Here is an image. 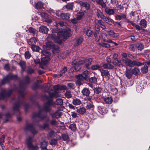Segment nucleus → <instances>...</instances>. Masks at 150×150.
Wrapping results in <instances>:
<instances>
[{"mask_svg":"<svg viewBox=\"0 0 150 150\" xmlns=\"http://www.w3.org/2000/svg\"><path fill=\"white\" fill-rule=\"evenodd\" d=\"M18 92L19 95L18 97V100L14 104L13 108L14 114H16V112L17 113V114H19L20 113L19 110V108L22 105H24V103L22 99L23 98L25 94V86L22 85L21 83H20L19 88Z\"/></svg>","mask_w":150,"mask_h":150,"instance_id":"f257e3e1","label":"nucleus"},{"mask_svg":"<svg viewBox=\"0 0 150 150\" xmlns=\"http://www.w3.org/2000/svg\"><path fill=\"white\" fill-rule=\"evenodd\" d=\"M43 97L47 101L43 104L42 110L46 112H50L52 110L51 107L54 105V102H53V99L50 98V97L47 95H44Z\"/></svg>","mask_w":150,"mask_h":150,"instance_id":"f03ea898","label":"nucleus"},{"mask_svg":"<svg viewBox=\"0 0 150 150\" xmlns=\"http://www.w3.org/2000/svg\"><path fill=\"white\" fill-rule=\"evenodd\" d=\"M71 33L70 29L68 28L58 33L57 34L59 35V38H61V41H62V40L64 41L70 37Z\"/></svg>","mask_w":150,"mask_h":150,"instance_id":"7ed1b4c3","label":"nucleus"},{"mask_svg":"<svg viewBox=\"0 0 150 150\" xmlns=\"http://www.w3.org/2000/svg\"><path fill=\"white\" fill-rule=\"evenodd\" d=\"M33 139V137H29L25 140V142L29 150H38L39 147L37 145L34 146L33 145L32 142Z\"/></svg>","mask_w":150,"mask_h":150,"instance_id":"20e7f679","label":"nucleus"},{"mask_svg":"<svg viewBox=\"0 0 150 150\" xmlns=\"http://www.w3.org/2000/svg\"><path fill=\"white\" fill-rule=\"evenodd\" d=\"M127 66L130 67H132L134 66H141L144 65L145 62L142 63L137 60H132L130 59H127L126 62Z\"/></svg>","mask_w":150,"mask_h":150,"instance_id":"39448f33","label":"nucleus"},{"mask_svg":"<svg viewBox=\"0 0 150 150\" xmlns=\"http://www.w3.org/2000/svg\"><path fill=\"white\" fill-rule=\"evenodd\" d=\"M56 15L63 20H67L70 18V14L69 13H64L60 11H56Z\"/></svg>","mask_w":150,"mask_h":150,"instance_id":"423d86ee","label":"nucleus"},{"mask_svg":"<svg viewBox=\"0 0 150 150\" xmlns=\"http://www.w3.org/2000/svg\"><path fill=\"white\" fill-rule=\"evenodd\" d=\"M47 117V114H43L42 110H40L38 113H34L33 116V118L35 119L36 117L38 118L41 120H43Z\"/></svg>","mask_w":150,"mask_h":150,"instance_id":"0eeeda50","label":"nucleus"},{"mask_svg":"<svg viewBox=\"0 0 150 150\" xmlns=\"http://www.w3.org/2000/svg\"><path fill=\"white\" fill-rule=\"evenodd\" d=\"M83 62V61L81 60L78 62L76 60L72 62V65H75L74 69L75 71H78L82 67V64Z\"/></svg>","mask_w":150,"mask_h":150,"instance_id":"6e6552de","label":"nucleus"},{"mask_svg":"<svg viewBox=\"0 0 150 150\" xmlns=\"http://www.w3.org/2000/svg\"><path fill=\"white\" fill-rule=\"evenodd\" d=\"M12 92V89L7 91L5 89H3L0 94V99H4L7 97L9 96L11 94Z\"/></svg>","mask_w":150,"mask_h":150,"instance_id":"1a4fd4ad","label":"nucleus"},{"mask_svg":"<svg viewBox=\"0 0 150 150\" xmlns=\"http://www.w3.org/2000/svg\"><path fill=\"white\" fill-rule=\"evenodd\" d=\"M25 130H30L34 135L37 134V131L36 130L34 125L32 124H28L25 127Z\"/></svg>","mask_w":150,"mask_h":150,"instance_id":"9d476101","label":"nucleus"},{"mask_svg":"<svg viewBox=\"0 0 150 150\" xmlns=\"http://www.w3.org/2000/svg\"><path fill=\"white\" fill-rule=\"evenodd\" d=\"M49 96H47L52 99H53V98H57L60 96L59 93L52 89L49 92Z\"/></svg>","mask_w":150,"mask_h":150,"instance_id":"9b49d317","label":"nucleus"},{"mask_svg":"<svg viewBox=\"0 0 150 150\" xmlns=\"http://www.w3.org/2000/svg\"><path fill=\"white\" fill-rule=\"evenodd\" d=\"M62 114V112L60 110H58L54 113L51 114L52 118L55 117L58 119L60 118Z\"/></svg>","mask_w":150,"mask_h":150,"instance_id":"f8f14e48","label":"nucleus"},{"mask_svg":"<svg viewBox=\"0 0 150 150\" xmlns=\"http://www.w3.org/2000/svg\"><path fill=\"white\" fill-rule=\"evenodd\" d=\"M98 110L99 112L101 114H105L107 112L106 109L105 107L100 106H98Z\"/></svg>","mask_w":150,"mask_h":150,"instance_id":"ddd939ff","label":"nucleus"},{"mask_svg":"<svg viewBox=\"0 0 150 150\" xmlns=\"http://www.w3.org/2000/svg\"><path fill=\"white\" fill-rule=\"evenodd\" d=\"M92 61V59L91 58H89L86 59L84 61H83V63H84L85 65L86 68L88 69L90 68L89 67V66L91 65V62Z\"/></svg>","mask_w":150,"mask_h":150,"instance_id":"4468645a","label":"nucleus"},{"mask_svg":"<svg viewBox=\"0 0 150 150\" xmlns=\"http://www.w3.org/2000/svg\"><path fill=\"white\" fill-rule=\"evenodd\" d=\"M48 30V29L46 26L42 25L40 27L39 31L40 32L47 34V33Z\"/></svg>","mask_w":150,"mask_h":150,"instance_id":"2eb2a0df","label":"nucleus"},{"mask_svg":"<svg viewBox=\"0 0 150 150\" xmlns=\"http://www.w3.org/2000/svg\"><path fill=\"white\" fill-rule=\"evenodd\" d=\"M50 56H49L48 55L43 57L41 59L42 64L44 65L46 64L50 59Z\"/></svg>","mask_w":150,"mask_h":150,"instance_id":"dca6fc26","label":"nucleus"},{"mask_svg":"<svg viewBox=\"0 0 150 150\" xmlns=\"http://www.w3.org/2000/svg\"><path fill=\"white\" fill-rule=\"evenodd\" d=\"M121 55L122 56L121 58V61L126 66L127 65V64L126 63L127 59H129L127 58V54L125 53H123L121 54Z\"/></svg>","mask_w":150,"mask_h":150,"instance_id":"f3484780","label":"nucleus"},{"mask_svg":"<svg viewBox=\"0 0 150 150\" xmlns=\"http://www.w3.org/2000/svg\"><path fill=\"white\" fill-rule=\"evenodd\" d=\"M65 7L67 11H71L73 10L74 7V4L73 2L67 3Z\"/></svg>","mask_w":150,"mask_h":150,"instance_id":"a211bd4d","label":"nucleus"},{"mask_svg":"<svg viewBox=\"0 0 150 150\" xmlns=\"http://www.w3.org/2000/svg\"><path fill=\"white\" fill-rule=\"evenodd\" d=\"M125 74L126 77L129 79L131 78L133 74L131 69H127L125 71Z\"/></svg>","mask_w":150,"mask_h":150,"instance_id":"6ab92c4d","label":"nucleus"},{"mask_svg":"<svg viewBox=\"0 0 150 150\" xmlns=\"http://www.w3.org/2000/svg\"><path fill=\"white\" fill-rule=\"evenodd\" d=\"M105 11L106 13L110 16L113 15L115 13V11L113 9H110L109 7L106 8Z\"/></svg>","mask_w":150,"mask_h":150,"instance_id":"aec40b11","label":"nucleus"},{"mask_svg":"<svg viewBox=\"0 0 150 150\" xmlns=\"http://www.w3.org/2000/svg\"><path fill=\"white\" fill-rule=\"evenodd\" d=\"M37 40L35 37L31 38L28 41V43L29 45H32L35 44Z\"/></svg>","mask_w":150,"mask_h":150,"instance_id":"412c9836","label":"nucleus"},{"mask_svg":"<svg viewBox=\"0 0 150 150\" xmlns=\"http://www.w3.org/2000/svg\"><path fill=\"white\" fill-rule=\"evenodd\" d=\"M50 37L51 39L55 42L60 43V41L59 39L57 37V35L54 34H52L50 35Z\"/></svg>","mask_w":150,"mask_h":150,"instance_id":"4be33fe9","label":"nucleus"},{"mask_svg":"<svg viewBox=\"0 0 150 150\" xmlns=\"http://www.w3.org/2000/svg\"><path fill=\"white\" fill-rule=\"evenodd\" d=\"M100 71L103 77H109L110 75L109 72L108 70L100 69Z\"/></svg>","mask_w":150,"mask_h":150,"instance_id":"5701e85b","label":"nucleus"},{"mask_svg":"<svg viewBox=\"0 0 150 150\" xmlns=\"http://www.w3.org/2000/svg\"><path fill=\"white\" fill-rule=\"evenodd\" d=\"M104 100L106 104H110L112 102V99L111 97H108L105 98L104 99Z\"/></svg>","mask_w":150,"mask_h":150,"instance_id":"b1692460","label":"nucleus"},{"mask_svg":"<svg viewBox=\"0 0 150 150\" xmlns=\"http://www.w3.org/2000/svg\"><path fill=\"white\" fill-rule=\"evenodd\" d=\"M81 93L83 95L86 96H88L90 94V92L88 88H84L81 91Z\"/></svg>","mask_w":150,"mask_h":150,"instance_id":"393cba45","label":"nucleus"},{"mask_svg":"<svg viewBox=\"0 0 150 150\" xmlns=\"http://www.w3.org/2000/svg\"><path fill=\"white\" fill-rule=\"evenodd\" d=\"M79 3L80 4L81 6L85 7L87 9H88L90 8V5L86 2H83L80 1H79Z\"/></svg>","mask_w":150,"mask_h":150,"instance_id":"a878e982","label":"nucleus"},{"mask_svg":"<svg viewBox=\"0 0 150 150\" xmlns=\"http://www.w3.org/2000/svg\"><path fill=\"white\" fill-rule=\"evenodd\" d=\"M133 74L135 76H137L140 72L139 69L136 67H134L133 69H131Z\"/></svg>","mask_w":150,"mask_h":150,"instance_id":"bb28decb","label":"nucleus"},{"mask_svg":"<svg viewBox=\"0 0 150 150\" xmlns=\"http://www.w3.org/2000/svg\"><path fill=\"white\" fill-rule=\"evenodd\" d=\"M102 19L106 23L110 25H112V22L114 21L113 20L109 19L105 16Z\"/></svg>","mask_w":150,"mask_h":150,"instance_id":"cd10ccee","label":"nucleus"},{"mask_svg":"<svg viewBox=\"0 0 150 150\" xmlns=\"http://www.w3.org/2000/svg\"><path fill=\"white\" fill-rule=\"evenodd\" d=\"M147 22L145 19H142L139 23V25L141 27L146 28L147 26Z\"/></svg>","mask_w":150,"mask_h":150,"instance_id":"c85d7f7f","label":"nucleus"},{"mask_svg":"<svg viewBox=\"0 0 150 150\" xmlns=\"http://www.w3.org/2000/svg\"><path fill=\"white\" fill-rule=\"evenodd\" d=\"M19 65L21 68V71L23 72L25 70L26 68V64L23 61H21L19 63Z\"/></svg>","mask_w":150,"mask_h":150,"instance_id":"c756f323","label":"nucleus"},{"mask_svg":"<svg viewBox=\"0 0 150 150\" xmlns=\"http://www.w3.org/2000/svg\"><path fill=\"white\" fill-rule=\"evenodd\" d=\"M52 46V43L50 42H48L46 43V45H43V48L44 50L46 49L47 50H50Z\"/></svg>","mask_w":150,"mask_h":150,"instance_id":"7c9ffc66","label":"nucleus"},{"mask_svg":"<svg viewBox=\"0 0 150 150\" xmlns=\"http://www.w3.org/2000/svg\"><path fill=\"white\" fill-rule=\"evenodd\" d=\"M96 15L98 18H100L102 19L105 16L101 11L99 9L96 10Z\"/></svg>","mask_w":150,"mask_h":150,"instance_id":"2f4dec72","label":"nucleus"},{"mask_svg":"<svg viewBox=\"0 0 150 150\" xmlns=\"http://www.w3.org/2000/svg\"><path fill=\"white\" fill-rule=\"evenodd\" d=\"M103 67L105 69H112L114 67L113 65L109 63L104 64Z\"/></svg>","mask_w":150,"mask_h":150,"instance_id":"473e14b6","label":"nucleus"},{"mask_svg":"<svg viewBox=\"0 0 150 150\" xmlns=\"http://www.w3.org/2000/svg\"><path fill=\"white\" fill-rule=\"evenodd\" d=\"M7 77H8L10 80H16L18 78V76L17 75H12L11 74H8L7 75Z\"/></svg>","mask_w":150,"mask_h":150,"instance_id":"72a5a7b5","label":"nucleus"},{"mask_svg":"<svg viewBox=\"0 0 150 150\" xmlns=\"http://www.w3.org/2000/svg\"><path fill=\"white\" fill-rule=\"evenodd\" d=\"M72 103L75 105H79L81 103V101L80 99L76 98L73 99Z\"/></svg>","mask_w":150,"mask_h":150,"instance_id":"f704fd0d","label":"nucleus"},{"mask_svg":"<svg viewBox=\"0 0 150 150\" xmlns=\"http://www.w3.org/2000/svg\"><path fill=\"white\" fill-rule=\"evenodd\" d=\"M10 80L8 77H7V75L4 77L1 81V84L2 85L6 83L9 82Z\"/></svg>","mask_w":150,"mask_h":150,"instance_id":"c9c22d12","label":"nucleus"},{"mask_svg":"<svg viewBox=\"0 0 150 150\" xmlns=\"http://www.w3.org/2000/svg\"><path fill=\"white\" fill-rule=\"evenodd\" d=\"M28 31L30 33L32 34L33 35L37 34L38 31H37L35 29L31 27H30L28 29Z\"/></svg>","mask_w":150,"mask_h":150,"instance_id":"e433bc0d","label":"nucleus"},{"mask_svg":"<svg viewBox=\"0 0 150 150\" xmlns=\"http://www.w3.org/2000/svg\"><path fill=\"white\" fill-rule=\"evenodd\" d=\"M86 108L87 110L91 109L93 110L94 108V105H93L92 102H91V103H87Z\"/></svg>","mask_w":150,"mask_h":150,"instance_id":"4c0bfd02","label":"nucleus"},{"mask_svg":"<svg viewBox=\"0 0 150 150\" xmlns=\"http://www.w3.org/2000/svg\"><path fill=\"white\" fill-rule=\"evenodd\" d=\"M43 4L41 1H38L35 4L36 8L38 9H40L43 7Z\"/></svg>","mask_w":150,"mask_h":150,"instance_id":"58836bf2","label":"nucleus"},{"mask_svg":"<svg viewBox=\"0 0 150 150\" xmlns=\"http://www.w3.org/2000/svg\"><path fill=\"white\" fill-rule=\"evenodd\" d=\"M63 100L62 98L57 99L55 102L54 104L57 105H62L63 104Z\"/></svg>","mask_w":150,"mask_h":150,"instance_id":"ea45409f","label":"nucleus"},{"mask_svg":"<svg viewBox=\"0 0 150 150\" xmlns=\"http://www.w3.org/2000/svg\"><path fill=\"white\" fill-rule=\"evenodd\" d=\"M77 112L81 114H83L86 112V109L84 107L80 108L77 109Z\"/></svg>","mask_w":150,"mask_h":150,"instance_id":"a19ab883","label":"nucleus"},{"mask_svg":"<svg viewBox=\"0 0 150 150\" xmlns=\"http://www.w3.org/2000/svg\"><path fill=\"white\" fill-rule=\"evenodd\" d=\"M98 45L103 47L108 48H110L111 47L110 45L109 44L102 42H99L98 43Z\"/></svg>","mask_w":150,"mask_h":150,"instance_id":"79ce46f5","label":"nucleus"},{"mask_svg":"<svg viewBox=\"0 0 150 150\" xmlns=\"http://www.w3.org/2000/svg\"><path fill=\"white\" fill-rule=\"evenodd\" d=\"M84 15V14L83 12H80L77 13L76 16L77 19L79 20H80L82 18Z\"/></svg>","mask_w":150,"mask_h":150,"instance_id":"37998d69","label":"nucleus"},{"mask_svg":"<svg viewBox=\"0 0 150 150\" xmlns=\"http://www.w3.org/2000/svg\"><path fill=\"white\" fill-rule=\"evenodd\" d=\"M83 41V39L81 38H79L76 40V42L74 44V46H77L81 44Z\"/></svg>","mask_w":150,"mask_h":150,"instance_id":"c03bdc74","label":"nucleus"},{"mask_svg":"<svg viewBox=\"0 0 150 150\" xmlns=\"http://www.w3.org/2000/svg\"><path fill=\"white\" fill-rule=\"evenodd\" d=\"M69 128L73 132H75L77 129L76 125V124L74 123L71 124L69 127Z\"/></svg>","mask_w":150,"mask_h":150,"instance_id":"a18cd8bd","label":"nucleus"},{"mask_svg":"<svg viewBox=\"0 0 150 150\" xmlns=\"http://www.w3.org/2000/svg\"><path fill=\"white\" fill-rule=\"evenodd\" d=\"M23 81L25 84H29L30 82V77L28 75L26 76L24 78Z\"/></svg>","mask_w":150,"mask_h":150,"instance_id":"49530a36","label":"nucleus"},{"mask_svg":"<svg viewBox=\"0 0 150 150\" xmlns=\"http://www.w3.org/2000/svg\"><path fill=\"white\" fill-rule=\"evenodd\" d=\"M148 70V67L147 65H145L141 69V71L143 73H146Z\"/></svg>","mask_w":150,"mask_h":150,"instance_id":"de8ad7c7","label":"nucleus"},{"mask_svg":"<svg viewBox=\"0 0 150 150\" xmlns=\"http://www.w3.org/2000/svg\"><path fill=\"white\" fill-rule=\"evenodd\" d=\"M31 48L33 51H35L40 52V48L38 46L33 45L31 46Z\"/></svg>","mask_w":150,"mask_h":150,"instance_id":"09e8293b","label":"nucleus"},{"mask_svg":"<svg viewBox=\"0 0 150 150\" xmlns=\"http://www.w3.org/2000/svg\"><path fill=\"white\" fill-rule=\"evenodd\" d=\"M62 139L64 141L68 142L69 141V137L67 134H62Z\"/></svg>","mask_w":150,"mask_h":150,"instance_id":"8fccbe9b","label":"nucleus"},{"mask_svg":"<svg viewBox=\"0 0 150 150\" xmlns=\"http://www.w3.org/2000/svg\"><path fill=\"white\" fill-rule=\"evenodd\" d=\"M144 45L142 43H138L136 47L138 50L141 51L144 48Z\"/></svg>","mask_w":150,"mask_h":150,"instance_id":"3c124183","label":"nucleus"},{"mask_svg":"<svg viewBox=\"0 0 150 150\" xmlns=\"http://www.w3.org/2000/svg\"><path fill=\"white\" fill-rule=\"evenodd\" d=\"M101 66L98 64H96L93 65L91 67V69L92 70H95L98 69L100 71V68Z\"/></svg>","mask_w":150,"mask_h":150,"instance_id":"603ef678","label":"nucleus"},{"mask_svg":"<svg viewBox=\"0 0 150 150\" xmlns=\"http://www.w3.org/2000/svg\"><path fill=\"white\" fill-rule=\"evenodd\" d=\"M64 96L67 98H71L72 96L71 92L69 90H67L64 93Z\"/></svg>","mask_w":150,"mask_h":150,"instance_id":"864d4df0","label":"nucleus"},{"mask_svg":"<svg viewBox=\"0 0 150 150\" xmlns=\"http://www.w3.org/2000/svg\"><path fill=\"white\" fill-rule=\"evenodd\" d=\"M67 71V67H64L60 71L59 76L60 77H61L63 76L64 74Z\"/></svg>","mask_w":150,"mask_h":150,"instance_id":"5fc2aeb1","label":"nucleus"},{"mask_svg":"<svg viewBox=\"0 0 150 150\" xmlns=\"http://www.w3.org/2000/svg\"><path fill=\"white\" fill-rule=\"evenodd\" d=\"M75 77L78 80L81 81H83L84 80H86L82 74L76 75L75 76Z\"/></svg>","mask_w":150,"mask_h":150,"instance_id":"6e6d98bb","label":"nucleus"},{"mask_svg":"<svg viewBox=\"0 0 150 150\" xmlns=\"http://www.w3.org/2000/svg\"><path fill=\"white\" fill-rule=\"evenodd\" d=\"M89 81L92 83H96L97 82V79L95 77H93L89 79Z\"/></svg>","mask_w":150,"mask_h":150,"instance_id":"4d7b16f0","label":"nucleus"},{"mask_svg":"<svg viewBox=\"0 0 150 150\" xmlns=\"http://www.w3.org/2000/svg\"><path fill=\"white\" fill-rule=\"evenodd\" d=\"M90 72L89 71L86 70L84 71L83 72L82 74L83 75L86 79L88 78V75L89 74Z\"/></svg>","mask_w":150,"mask_h":150,"instance_id":"13d9d810","label":"nucleus"},{"mask_svg":"<svg viewBox=\"0 0 150 150\" xmlns=\"http://www.w3.org/2000/svg\"><path fill=\"white\" fill-rule=\"evenodd\" d=\"M41 52L42 53L44 57H45L46 56H47L48 55L49 56H50V53L47 51L46 50H43L41 51Z\"/></svg>","mask_w":150,"mask_h":150,"instance_id":"bf43d9fd","label":"nucleus"},{"mask_svg":"<svg viewBox=\"0 0 150 150\" xmlns=\"http://www.w3.org/2000/svg\"><path fill=\"white\" fill-rule=\"evenodd\" d=\"M50 125L52 126H56L58 125V123L57 121L56 120L54 119L51 120L50 121Z\"/></svg>","mask_w":150,"mask_h":150,"instance_id":"052dcab7","label":"nucleus"},{"mask_svg":"<svg viewBox=\"0 0 150 150\" xmlns=\"http://www.w3.org/2000/svg\"><path fill=\"white\" fill-rule=\"evenodd\" d=\"M47 142L45 141L41 143V149L47 148Z\"/></svg>","mask_w":150,"mask_h":150,"instance_id":"680f3d73","label":"nucleus"},{"mask_svg":"<svg viewBox=\"0 0 150 150\" xmlns=\"http://www.w3.org/2000/svg\"><path fill=\"white\" fill-rule=\"evenodd\" d=\"M25 58L26 59H29L31 56V54L29 53V51H27L25 53Z\"/></svg>","mask_w":150,"mask_h":150,"instance_id":"e2e57ef3","label":"nucleus"},{"mask_svg":"<svg viewBox=\"0 0 150 150\" xmlns=\"http://www.w3.org/2000/svg\"><path fill=\"white\" fill-rule=\"evenodd\" d=\"M118 57V55L117 54L115 53L113 54V57L114 60L116 61L118 63H120L121 62L120 60H119L117 59V57Z\"/></svg>","mask_w":150,"mask_h":150,"instance_id":"0e129e2a","label":"nucleus"},{"mask_svg":"<svg viewBox=\"0 0 150 150\" xmlns=\"http://www.w3.org/2000/svg\"><path fill=\"white\" fill-rule=\"evenodd\" d=\"M57 140L55 139H52L50 142V144L52 145H55L57 144Z\"/></svg>","mask_w":150,"mask_h":150,"instance_id":"69168bd1","label":"nucleus"},{"mask_svg":"<svg viewBox=\"0 0 150 150\" xmlns=\"http://www.w3.org/2000/svg\"><path fill=\"white\" fill-rule=\"evenodd\" d=\"M92 31L89 29H88L86 31V34L87 36L90 37L92 34Z\"/></svg>","mask_w":150,"mask_h":150,"instance_id":"338daca9","label":"nucleus"},{"mask_svg":"<svg viewBox=\"0 0 150 150\" xmlns=\"http://www.w3.org/2000/svg\"><path fill=\"white\" fill-rule=\"evenodd\" d=\"M142 87L140 85H138L136 87V90L139 93H141L142 91Z\"/></svg>","mask_w":150,"mask_h":150,"instance_id":"774afa93","label":"nucleus"}]
</instances>
